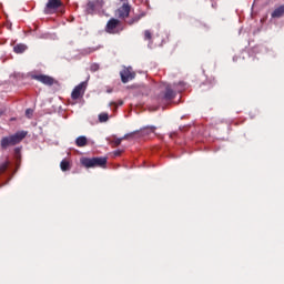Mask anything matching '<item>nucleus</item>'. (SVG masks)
Instances as JSON below:
<instances>
[{"mask_svg":"<svg viewBox=\"0 0 284 284\" xmlns=\"http://www.w3.org/2000/svg\"><path fill=\"white\" fill-rule=\"evenodd\" d=\"M28 133L26 131H19L17 133H13V135L4 136L2 140H0V146L2 150H7L10 146L18 145L26 139V135Z\"/></svg>","mask_w":284,"mask_h":284,"instance_id":"f257e3e1","label":"nucleus"},{"mask_svg":"<svg viewBox=\"0 0 284 284\" xmlns=\"http://www.w3.org/2000/svg\"><path fill=\"white\" fill-rule=\"evenodd\" d=\"M81 165L85 169L104 168V165H108V158H83L81 159Z\"/></svg>","mask_w":284,"mask_h":284,"instance_id":"f03ea898","label":"nucleus"},{"mask_svg":"<svg viewBox=\"0 0 284 284\" xmlns=\"http://www.w3.org/2000/svg\"><path fill=\"white\" fill-rule=\"evenodd\" d=\"M121 31H124V24H121V22L114 18L110 19L108 24L104 26V32H108V34H120Z\"/></svg>","mask_w":284,"mask_h":284,"instance_id":"7ed1b4c3","label":"nucleus"},{"mask_svg":"<svg viewBox=\"0 0 284 284\" xmlns=\"http://www.w3.org/2000/svg\"><path fill=\"white\" fill-rule=\"evenodd\" d=\"M175 97L176 92H174V90H172V87L168 84L166 87H164V90L158 95V101H160V103L162 104H169L174 100Z\"/></svg>","mask_w":284,"mask_h":284,"instance_id":"20e7f679","label":"nucleus"},{"mask_svg":"<svg viewBox=\"0 0 284 284\" xmlns=\"http://www.w3.org/2000/svg\"><path fill=\"white\" fill-rule=\"evenodd\" d=\"M31 79L48 87H52L55 83L54 78L45 74H31Z\"/></svg>","mask_w":284,"mask_h":284,"instance_id":"39448f33","label":"nucleus"},{"mask_svg":"<svg viewBox=\"0 0 284 284\" xmlns=\"http://www.w3.org/2000/svg\"><path fill=\"white\" fill-rule=\"evenodd\" d=\"M59 8H62V0H48V3L44 4V14H50Z\"/></svg>","mask_w":284,"mask_h":284,"instance_id":"423d86ee","label":"nucleus"},{"mask_svg":"<svg viewBox=\"0 0 284 284\" xmlns=\"http://www.w3.org/2000/svg\"><path fill=\"white\" fill-rule=\"evenodd\" d=\"M84 93H85V82H81L71 91V100L77 101L83 98Z\"/></svg>","mask_w":284,"mask_h":284,"instance_id":"0eeeda50","label":"nucleus"},{"mask_svg":"<svg viewBox=\"0 0 284 284\" xmlns=\"http://www.w3.org/2000/svg\"><path fill=\"white\" fill-rule=\"evenodd\" d=\"M119 77L122 78V83H129V81L133 80L135 73L131 71V68H124L119 72Z\"/></svg>","mask_w":284,"mask_h":284,"instance_id":"6e6552de","label":"nucleus"},{"mask_svg":"<svg viewBox=\"0 0 284 284\" xmlns=\"http://www.w3.org/2000/svg\"><path fill=\"white\" fill-rule=\"evenodd\" d=\"M129 12H131V7L124 3L122 4V7H119V9H116V18L125 20L126 18H129Z\"/></svg>","mask_w":284,"mask_h":284,"instance_id":"1a4fd4ad","label":"nucleus"},{"mask_svg":"<svg viewBox=\"0 0 284 284\" xmlns=\"http://www.w3.org/2000/svg\"><path fill=\"white\" fill-rule=\"evenodd\" d=\"M101 7H102L101 0L88 1V3L85 4V12H88V14H93V12H95V8H101Z\"/></svg>","mask_w":284,"mask_h":284,"instance_id":"9d476101","label":"nucleus"},{"mask_svg":"<svg viewBox=\"0 0 284 284\" xmlns=\"http://www.w3.org/2000/svg\"><path fill=\"white\" fill-rule=\"evenodd\" d=\"M140 135L139 131H133L131 133H128L126 135H124V138L121 139H114V141H112V144L114 146H119L121 144V141L126 140V139H133L135 136Z\"/></svg>","mask_w":284,"mask_h":284,"instance_id":"9b49d317","label":"nucleus"},{"mask_svg":"<svg viewBox=\"0 0 284 284\" xmlns=\"http://www.w3.org/2000/svg\"><path fill=\"white\" fill-rule=\"evenodd\" d=\"M143 138L144 139L155 138V126H143Z\"/></svg>","mask_w":284,"mask_h":284,"instance_id":"f8f14e48","label":"nucleus"},{"mask_svg":"<svg viewBox=\"0 0 284 284\" xmlns=\"http://www.w3.org/2000/svg\"><path fill=\"white\" fill-rule=\"evenodd\" d=\"M270 17L273 19H280L284 17V4L277 7V9H275V11H273V13L270 14Z\"/></svg>","mask_w":284,"mask_h":284,"instance_id":"ddd939ff","label":"nucleus"},{"mask_svg":"<svg viewBox=\"0 0 284 284\" xmlns=\"http://www.w3.org/2000/svg\"><path fill=\"white\" fill-rule=\"evenodd\" d=\"M85 145H88V139L83 135L77 138V146L79 148H84Z\"/></svg>","mask_w":284,"mask_h":284,"instance_id":"4468645a","label":"nucleus"},{"mask_svg":"<svg viewBox=\"0 0 284 284\" xmlns=\"http://www.w3.org/2000/svg\"><path fill=\"white\" fill-rule=\"evenodd\" d=\"M23 52H26V45L24 44H17V45H13V53H17V54H22Z\"/></svg>","mask_w":284,"mask_h":284,"instance_id":"2eb2a0df","label":"nucleus"},{"mask_svg":"<svg viewBox=\"0 0 284 284\" xmlns=\"http://www.w3.org/2000/svg\"><path fill=\"white\" fill-rule=\"evenodd\" d=\"M98 120L100 121V123L108 122V120H109L108 113H100V114L98 115Z\"/></svg>","mask_w":284,"mask_h":284,"instance_id":"dca6fc26","label":"nucleus"},{"mask_svg":"<svg viewBox=\"0 0 284 284\" xmlns=\"http://www.w3.org/2000/svg\"><path fill=\"white\" fill-rule=\"evenodd\" d=\"M60 169L62 170V172H67L69 171V161L64 160L60 163Z\"/></svg>","mask_w":284,"mask_h":284,"instance_id":"f3484780","label":"nucleus"},{"mask_svg":"<svg viewBox=\"0 0 284 284\" xmlns=\"http://www.w3.org/2000/svg\"><path fill=\"white\" fill-rule=\"evenodd\" d=\"M9 168V162H4L0 165V174H3L7 172V169Z\"/></svg>","mask_w":284,"mask_h":284,"instance_id":"a211bd4d","label":"nucleus"},{"mask_svg":"<svg viewBox=\"0 0 284 284\" xmlns=\"http://www.w3.org/2000/svg\"><path fill=\"white\" fill-rule=\"evenodd\" d=\"M123 104H124V102L119 100V102H110V108H114V110H116V106H121Z\"/></svg>","mask_w":284,"mask_h":284,"instance_id":"6ab92c4d","label":"nucleus"},{"mask_svg":"<svg viewBox=\"0 0 284 284\" xmlns=\"http://www.w3.org/2000/svg\"><path fill=\"white\" fill-rule=\"evenodd\" d=\"M143 36H144L145 41H150L153 39L152 33H150V31H148V30L144 31Z\"/></svg>","mask_w":284,"mask_h":284,"instance_id":"aec40b11","label":"nucleus"},{"mask_svg":"<svg viewBox=\"0 0 284 284\" xmlns=\"http://www.w3.org/2000/svg\"><path fill=\"white\" fill-rule=\"evenodd\" d=\"M100 70V65L97 63L91 64V72H98Z\"/></svg>","mask_w":284,"mask_h":284,"instance_id":"412c9836","label":"nucleus"},{"mask_svg":"<svg viewBox=\"0 0 284 284\" xmlns=\"http://www.w3.org/2000/svg\"><path fill=\"white\" fill-rule=\"evenodd\" d=\"M33 114V110L31 109H26V116L32 115Z\"/></svg>","mask_w":284,"mask_h":284,"instance_id":"4be33fe9","label":"nucleus"},{"mask_svg":"<svg viewBox=\"0 0 284 284\" xmlns=\"http://www.w3.org/2000/svg\"><path fill=\"white\" fill-rule=\"evenodd\" d=\"M119 155H121V150L114 151V156H119Z\"/></svg>","mask_w":284,"mask_h":284,"instance_id":"5701e85b","label":"nucleus"},{"mask_svg":"<svg viewBox=\"0 0 284 284\" xmlns=\"http://www.w3.org/2000/svg\"><path fill=\"white\" fill-rule=\"evenodd\" d=\"M19 149H13V152H16L17 154H19Z\"/></svg>","mask_w":284,"mask_h":284,"instance_id":"b1692460","label":"nucleus"},{"mask_svg":"<svg viewBox=\"0 0 284 284\" xmlns=\"http://www.w3.org/2000/svg\"><path fill=\"white\" fill-rule=\"evenodd\" d=\"M93 52V50H91V51H88V54H90V53H92Z\"/></svg>","mask_w":284,"mask_h":284,"instance_id":"393cba45","label":"nucleus"},{"mask_svg":"<svg viewBox=\"0 0 284 284\" xmlns=\"http://www.w3.org/2000/svg\"><path fill=\"white\" fill-rule=\"evenodd\" d=\"M211 81L215 82V79H211Z\"/></svg>","mask_w":284,"mask_h":284,"instance_id":"a878e982","label":"nucleus"},{"mask_svg":"<svg viewBox=\"0 0 284 284\" xmlns=\"http://www.w3.org/2000/svg\"><path fill=\"white\" fill-rule=\"evenodd\" d=\"M119 1L124 2L125 0H119Z\"/></svg>","mask_w":284,"mask_h":284,"instance_id":"bb28decb","label":"nucleus"},{"mask_svg":"<svg viewBox=\"0 0 284 284\" xmlns=\"http://www.w3.org/2000/svg\"><path fill=\"white\" fill-rule=\"evenodd\" d=\"M144 3H145V4H148V2H146V1H145Z\"/></svg>","mask_w":284,"mask_h":284,"instance_id":"cd10ccee","label":"nucleus"}]
</instances>
